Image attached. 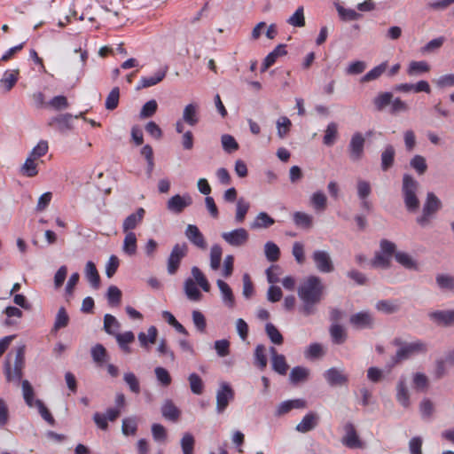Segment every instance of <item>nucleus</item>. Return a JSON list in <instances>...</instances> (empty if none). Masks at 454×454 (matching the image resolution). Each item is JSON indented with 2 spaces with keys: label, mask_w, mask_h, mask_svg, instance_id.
Wrapping results in <instances>:
<instances>
[{
  "label": "nucleus",
  "mask_w": 454,
  "mask_h": 454,
  "mask_svg": "<svg viewBox=\"0 0 454 454\" xmlns=\"http://www.w3.org/2000/svg\"><path fill=\"white\" fill-rule=\"evenodd\" d=\"M324 285L319 277L309 276L298 288V296L302 301L301 312L305 316L315 313V306L318 304L323 297Z\"/></svg>",
  "instance_id": "obj_1"
},
{
  "label": "nucleus",
  "mask_w": 454,
  "mask_h": 454,
  "mask_svg": "<svg viewBox=\"0 0 454 454\" xmlns=\"http://www.w3.org/2000/svg\"><path fill=\"white\" fill-rule=\"evenodd\" d=\"M11 354H8L4 364V372L8 382L20 384L23 376V368L25 366V345L16 348L13 369H12Z\"/></svg>",
  "instance_id": "obj_2"
},
{
  "label": "nucleus",
  "mask_w": 454,
  "mask_h": 454,
  "mask_svg": "<svg viewBox=\"0 0 454 454\" xmlns=\"http://www.w3.org/2000/svg\"><path fill=\"white\" fill-rule=\"evenodd\" d=\"M419 182L411 175L404 174L402 182V195L403 203L409 212H416L419 207V200L417 196Z\"/></svg>",
  "instance_id": "obj_3"
},
{
  "label": "nucleus",
  "mask_w": 454,
  "mask_h": 454,
  "mask_svg": "<svg viewBox=\"0 0 454 454\" xmlns=\"http://www.w3.org/2000/svg\"><path fill=\"white\" fill-rule=\"evenodd\" d=\"M395 346H399L395 356L392 358V365L398 364L401 361L406 360L411 356L418 354H424L427 351V345L422 340H415L412 342H403L399 339L394 340Z\"/></svg>",
  "instance_id": "obj_4"
},
{
  "label": "nucleus",
  "mask_w": 454,
  "mask_h": 454,
  "mask_svg": "<svg viewBox=\"0 0 454 454\" xmlns=\"http://www.w3.org/2000/svg\"><path fill=\"white\" fill-rule=\"evenodd\" d=\"M188 254V246L186 243L176 244L167 260V271L169 275H175L181 264L182 260Z\"/></svg>",
  "instance_id": "obj_5"
},
{
  "label": "nucleus",
  "mask_w": 454,
  "mask_h": 454,
  "mask_svg": "<svg viewBox=\"0 0 454 454\" xmlns=\"http://www.w3.org/2000/svg\"><path fill=\"white\" fill-rule=\"evenodd\" d=\"M344 435L341 437V443L348 449H363L364 442L360 439L356 427L351 422H347L344 427Z\"/></svg>",
  "instance_id": "obj_6"
},
{
  "label": "nucleus",
  "mask_w": 454,
  "mask_h": 454,
  "mask_svg": "<svg viewBox=\"0 0 454 454\" xmlns=\"http://www.w3.org/2000/svg\"><path fill=\"white\" fill-rule=\"evenodd\" d=\"M364 144L365 139L360 132H356L352 135L348 146V155L351 161L357 162L363 158Z\"/></svg>",
  "instance_id": "obj_7"
},
{
  "label": "nucleus",
  "mask_w": 454,
  "mask_h": 454,
  "mask_svg": "<svg viewBox=\"0 0 454 454\" xmlns=\"http://www.w3.org/2000/svg\"><path fill=\"white\" fill-rule=\"evenodd\" d=\"M312 260L317 270L322 273H330L334 270L333 260L327 251L315 250L312 254Z\"/></svg>",
  "instance_id": "obj_8"
},
{
  "label": "nucleus",
  "mask_w": 454,
  "mask_h": 454,
  "mask_svg": "<svg viewBox=\"0 0 454 454\" xmlns=\"http://www.w3.org/2000/svg\"><path fill=\"white\" fill-rule=\"evenodd\" d=\"M234 398V391L231 387L226 383L223 382L220 385V388L216 393V411L217 413H222L229 405V403Z\"/></svg>",
  "instance_id": "obj_9"
},
{
  "label": "nucleus",
  "mask_w": 454,
  "mask_h": 454,
  "mask_svg": "<svg viewBox=\"0 0 454 454\" xmlns=\"http://www.w3.org/2000/svg\"><path fill=\"white\" fill-rule=\"evenodd\" d=\"M221 236L226 243L232 247H241L245 245L249 239L248 231L244 228L223 232Z\"/></svg>",
  "instance_id": "obj_10"
},
{
  "label": "nucleus",
  "mask_w": 454,
  "mask_h": 454,
  "mask_svg": "<svg viewBox=\"0 0 454 454\" xmlns=\"http://www.w3.org/2000/svg\"><path fill=\"white\" fill-rule=\"evenodd\" d=\"M83 116V113H80L77 115H73L71 114H59L55 117L51 118L49 121L50 126H54L57 128L59 131L61 133H65L73 129L72 120L78 119Z\"/></svg>",
  "instance_id": "obj_11"
},
{
  "label": "nucleus",
  "mask_w": 454,
  "mask_h": 454,
  "mask_svg": "<svg viewBox=\"0 0 454 454\" xmlns=\"http://www.w3.org/2000/svg\"><path fill=\"white\" fill-rule=\"evenodd\" d=\"M192 203V199L189 194L181 196L179 194L172 196L167 202V208L168 211L180 214L184 209Z\"/></svg>",
  "instance_id": "obj_12"
},
{
  "label": "nucleus",
  "mask_w": 454,
  "mask_h": 454,
  "mask_svg": "<svg viewBox=\"0 0 454 454\" xmlns=\"http://www.w3.org/2000/svg\"><path fill=\"white\" fill-rule=\"evenodd\" d=\"M349 322L356 329H372L374 325V318L368 311H361L352 315Z\"/></svg>",
  "instance_id": "obj_13"
},
{
  "label": "nucleus",
  "mask_w": 454,
  "mask_h": 454,
  "mask_svg": "<svg viewBox=\"0 0 454 454\" xmlns=\"http://www.w3.org/2000/svg\"><path fill=\"white\" fill-rule=\"evenodd\" d=\"M184 234L187 239L196 247L201 250L207 249V244L205 237L196 225L188 224Z\"/></svg>",
  "instance_id": "obj_14"
},
{
  "label": "nucleus",
  "mask_w": 454,
  "mask_h": 454,
  "mask_svg": "<svg viewBox=\"0 0 454 454\" xmlns=\"http://www.w3.org/2000/svg\"><path fill=\"white\" fill-rule=\"evenodd\" d=\"M324 377L332 387L346 385L348 381V377L343 371L335 367L326 370L324 373Z\"/></svg>",
  "instance_id": "obj_15"
},
{
  "label": "nucleus",
  "mask_w": 454,
  "mask_h": 454,
  "mask_svg": "<svg viewBox=\"0 0 454 454\" xmlns=\"http://www.w3.org/2000/svg\"><path fill=\"white\" fill-rule=\"evenodd\" d=\"M216 285L220 290L223 303L229 309H234L236 300L231 286L222 279H217Z\"/></svg>",
  "instance_id": "obj_16"
},
{
  "label": "nucleus",
  "mask_w": 454,
  "mask_h": 454,
  "mask_svg": "<svg viewBox=\"0 0 454 454\" xmlns=\"http://www.w3.org/2000/svg\"><path fill=\"white\" fill-rule=\"evenodd\" d=\"M428 317L437 325L443 326L454 325V309L452 310H435L430 312Z\"/></svg>",
  "instance_id": "obj_17"
},
{
  "label": "nucleus",
  "mask_w": 454,
  "mask_h": 454,
  "mask_svg": "<svg viewBox=\"0 0 454 454\" xmlns=\"http://www.w3.org/2000/svg\"><path fill=\"white\" fill-rule=\"evenodd\" d=\"M270 353L271 355L272 369L280 375H286L289 366L285 356L278 354L274 347L270 348Z\"/></svg>",
  "instance_id": "obj_18"
},
{
  "label": "nucleus",
  "mask_w": 454,
  "mask_h": 454,
  "mask_svg": "<svg viewBox=\"0 0 454 454\" xmlns=\"http://www.w3.org/2000/svg\"><path fill=\"white\" fill-rule=\"evenodd\" d=\"M286 44H278L272 51H270L264 59L261 67V72H265L278 59V58L286 55Z\"/></svg>",
  "instance_id": "obj_19"
},
{
  "label": "nucleus",
  "mask_w": 454,
  "mask_h": 454,
  "mask_svg": "<svg viewBox=\"0 0 454 454\" xmlns=\"http://www.w3.org/2000/svg\"><path fill=\"white\" fill-rule=\"evenodd\" d=\"M318 416L315 412L307 413L301 421L296 426L295 429L300 433H308L313 430L318 424Z\"/></svg>",
  "instance_id": "obj_20"
},
{
  "label": "nucleus",
  "mask_w": 454,
  "mask_h": 454,
  "mask_svg": "<svg viewBox=\"0 0 454 454\" xmlns=\"http://www.w3.org/2000/svg\"><path fill=\"white\" fill-rule=\"evenodd\" d=\"M183 121L190 126H195L200 121L199 106L194 103L185 106L183 111Z\"/></svg>",
  "instance_id": "obj_21"
},
{
  "label": "nucleus",
  "mask_w": 454,
  "mask_h": 454,
  "mask_svg": "<svg viewBox=\"0 0 454 454\" xmlns=\"http://www.w3.org/2000/svg\"><path fill=\"white\" fill-rule=\"evenodd\" d=\"M442 207V202L434 192H427V199L423 206V211L426 215H434Z\"/></svg>",
  "instance_id": "obj_22"
},
{
  "label": "nucleus",
  "mask_w": 454,
  "mask_h": 454,
  "mask_svg": "<svg viewBox=\"0 0 454 454\" xmlns=\"http://www.w3.org/2000/svg\"><path fill=\"white\" fill-rule=\"evenodd\" d=\"M275 223V220L265 212H260L251 223L253 230L267 229Z\"/></svg>",
  "instance_id": "obj_23"
},
{
  "label": "nucleus",
  "mask_w": 454,
  "mask_h": 454,
  "mask_svg": "<svg viewBox=\"0 0 454 454\" xmlns=\"http://www.w3.org/2000/svg\"><path fill=\"white\" fill-rule=\"evenodd\" d=\"M162 416L170 421L176 422L180 417L179 409L174 404L171 400H166L161 407Z\"/></svg>",
  "instance_id": "obj_24"
},
{
  "label": "nucleus",
  "mask_w": 454,
  "mask_h": 454,
  "mask_svg": "<svg viewBox=\"0 0 454 454\" xmlns=\"http://www.w3.org/2000/svg\"><path fill=\"white\" fill-rule=\"evenodd\" d=\"M85 277L94 289L100 285V277L93 262L89 261L85 266Z\"/></svg>",
  "instance_id": "obj_25"
},
{
  "label": "nucleus",
  "mask_w": 454,
  "mask_h": 454,
  "mask_svg": "<svg viewBox=\"0 0 454 454\" xmlns=\"http://www.w3.org/2000/svg\"><path fill=\"white\" fill-rule=\"evenodd\" d=\"M103 328L107 334L115 336L120 332L121 323L114 316L111 314H106L104 316Z\"/></svg>",
  "instance_id": "obj_26"
},
{
  "label": "nucleus",
  "mask_w": 454,
  "mask_h": 454,
  "mask_svg": "<svg viewBox=\"0 0 454 454\" xmlns=\"http://www.w3.org/2000/svg\"><path fill=\"white\" fill-rule=\"evenodd\" d=\"M396 400L404 408L410 406V395L403 379H401L397 383Z\"/></svg>",
  "instance_id": "obj_27"
},
{
  "label": "nucleus",
  "mask_w": 454,
  "mask_h": 454,
  "mask_svg": "<svg viewBox=\"0 0 454 454\" xmlns=\"http://www.w3.org/2000/svg\"><path fill=\"white\" fill-rule=\"evenodd\" d=\"M184 293L190 301H198L202 298V294L192 278H187L184 285Z\"/></svg>",
  "instance_id": "obj_28"
},
{
  "label": "nucleus",
  "mask_w": 454,
  "mask_h": 454,
  "mask_svg": "<svg viewBox=\"0 0 454 454\" xmlns=\"http://www.w3.org/2000/svg\"><path fill=\"white\" fill-rule=\"evenodd\" d=\"M394 95L392 92L385 91L379 93L373 98V105L377 111H383L387 106H391Z\"/></svg>",
  "instance_id": "obj_29"
},
{
  "label": "nucleus",
  "mask_w": 454,
  "mask_h": 454,
  "mask_svg": "<svg viewBox=\"0 0 454 454\" xmlns=\"http://www.w3.org/2000/svg\"><path fill=\"white\" fill-rule=\"evenodd\" d=\"M19 74H20L19 69H15V70H12V71L6 70L4 73V75H3L2 79L0 80V83L2 86H4V88L6 91H10L14 87V85L16 84V82L19 80Z\"/></svg>",
  "instance_id": "obj_30"
},
{
  "label": "nucleus",
  "mask_w": 454,
  "mask_h": 454,
  "mask_svg": "<svg viewBox=\"0 0 454 454\" xmlns=\"http://www.w3.org/2000/svg\"><path fill=\"white\" fill-rule=\"evenodd\" d=\"M137 237L134 232H128L125 235L124 240H123V246H122V251L129 255L132 256L137 253Z\"/></svg>",
  "instance_id": "obj_31"
},
{
  "label": "nucleus",
  "mask_w": 454,
  "mask_h": 454,
  "mask_svg": "<svg viewBox=\"0 0 454 454\" xmlns=\"http://www.w3.org/2000/svg\"><path fill=\"white\" fill-rule=\"evenodd\" d=\"M142 219V207L137 209L136 213L129 215L123 222L122 229L125 233L132 232L137 223Z\"/></svg>",
  "instance_id": "obj_32"
},
{
  "label": "nucleus",
  "mask_w": 454,
  "mask_h": 454,
  "mask_svg": "<svg viewBox=\"0 0 454 454\" xmlns=\"http://www.w3.org/2000/svg\"><path fill=\"white\" fill-rule=\"evenodd\" d=\"M395 149L391 145L385 147L381 153V168L383 171H387L394 164L395 160Z\"/></svg>",
  "instance_id": "obj_33"
},
{
  "label": "nucleus",
  "mask_w": 454,
  "mask_h": 454,
  "mask_svg": "<svg viewBox=\"0 0 454 454\" xmlns=\"http://www.w3.org/2000/svg\"><path fill=\"white\" fill-rule=\"evenodd\" d=\"M250 208V203L244 198H239L236 204L235 221L237 223H242Z\"/></svg>",
  "instance_id": "obj_34"
},
{
  "label": "nucleus",
  "mask_w": 454,
  "mask_h": 454,
  "mask_svg": "<svg viewBox=\"0 0 454 454\" xmlns=\"http://www.w3.org/2000/svg\"><path fill=\"white\" fill-rule=\"evenodd\" d=\"M168 70V66H161L156 71L153 76L144 77V88L156 85L157 83L161 82L163 78L166 76Z\"/></svg>",
  "instance_id": "obj_35"
},
{
  "label": "nucleus",
  "mask_w": 454,
  "mask_h": 454,
  "mask_svg": "<svg viewBox=\"0 0 454 454\" xmlns=\"http://www.w3.org/2000/svg\"><path fill=\"white\" fill-rule=\"evenodd\" d=\"M293 220L296 226L309 229L313 223V217L304 212L297 211L293 215Z\"/></svg>",
  "instance_id": "obj_36"
},
{
  "label": "nucleus",
  "mask_w": 454,
  "mask_h": 454,
  "mask_svg": "<svg viewBox=\"0 0 454 454\" xmlns=\"http://www.w3.org/2000/svg\"><path fill=\"white\" fill-rule=\"evenodd\" d=\"M387 68V62H382L366 73L362 78L361 82H368L378 79Z\"/></svg>",
  "instance_id": "obj_37"
},
{
  "label": "nucleus",
  "mask_w": 454,
  "mask_h": 454,
  "mask_svg": "<svg viewBox=\"0 0 454 454\" xmlns=\"http://www.w3.org/2000/svg\"><path fill=\"white\" fill-rule=\"evenodd\" d=\"M395 258L398 263L408 270H418V264L416 261L405 252H397L395 254Z\"/></svg>",
  "instance_id": "obj_38"
},
{
  "label": "nucleus",
  "mask_w": 454,
  "mask_h": 454,
  "mask_svg": "<svg viewBox=\"0 0 454 454\" xmlns=\"http://www.w3.org/2000/svg\"><path fill=\"white\" fill-rule=\"evenodd\" d=\"M254 364L263 370L267 366V355H266V348L262 344H258L254 349Z\"/></svg>",
  "instance_id": "obj_39"
},
{
  "label": "nucleus",
  "mask_w": 454,
  "mask_h": 454,
  "mask_svg": "<svg viewBox=\"0 0 454 454\" xmlns=\"http://www.w3.org/2000/svg\"><path fill=\"white\" fill-rule=\"evenodd\" d=\"M114 337L120 348L124 352H129L128 344L132 343L135 340L134 333L131 331H128L122 333H118Z\"/></svg>",
  "instance_id": "obj_40"
},
{
  "label": "nucleus",
  "mask_w": 454,
  "mask_h": 454,
  "mask_svg": "<svg viewBox=\"0 0 454 454\" xmlns=\"http://www.w3.org/2000/svg\"><path fill=\"white\" fill-rule=\"evenodd\" d=\"M310 202L315 210L324 211L326 208L327 198L323 192L318 191L312 194Z\"/></svg>",
  "instance_id": "obj_41"
},
{
  "label": "nucleus",
  "mask_w": 454,
  "mask_h": 454,
  "mask_svg": "<svg viewBox=\"0 0 454 454\" xmlns=\"http://www.w3.org/2000/svg\"><path fill=\"white\" fill-rule=\"evenodd\" d=\"M338 125L335 122H330L325 131L323 142L327 146H332L337 138Z\"/></svg>",
  "instance_id": "obj_42"
},
{
  "label": "nucleus",
  "mask_w": 454,
  "mask_h": 454,
  "mask_svg": "<svg viewBox=\"0 0 454 454\" xmlns=\"http://www.w3.org/2000/svg\"><path fill=\"white\" fill-rule=\"evenodd\" d=\"M429 70L430 67L426 61H411L409 64L407 74L413 76L419 74L427 73Z\"/></svg>",
  "instance_id": "obj_43"
},
{
  "label": "nucleus",
  "mask_w": 454,
  "mask_h": 454,
  "mask_svg": "<svg viewBox=\"0 0 454 454\" xmlns=\"http://www.w3.org/2000/svg\"><path fill=\"white\" fill-rule=\"evenodd\" d=\"M330 334L335 344H342L347 339V334L343 327L339 324H333L331 325Z\"/></svg>",
  "instance_id": "obj_44"
},
{
  "label": "nucleus",
  "mask_w": 454,
  "mask_h": 454,
  "mask_svg": "<svg viewBox=\"0 0 454 454\" xmlns=\"http://www.w3.org/2000/svg\"><path fill=\"white\" fill-rule=\"evenodd\" d=\"M264 253L269 262H274L279 259V247L272 241H268L264 245Z\"/></svg>",
  "instance_id": "obj_45"
},
{
  "label": "nucleus",
  "mask_w": 454,
  "mask_h": 454,
  "mask_svg": "<svg viewBox=\"0 0 454 454\" xmlns=\"http://www.w3.org/2000/svg\"><path fill=\"white\" fill-rule=\"evenodd\" d=\"M223 249L218 244L212 246L210 249V267L216 270L220 267L222 260Z\"/></svg>",
  "instance_id": "obj_46"
},
{
  "label": "nucleus",
  "mask_w": 454,
  "mask_h": 454,
  "mask_svg": "<svg viewBox=\"0 0 454 454\" xmlns=\"http://www.w3.org/2000/svg\"><path fill=\"white\" fill-rule=\"evenodd\" d=\"M376 309L386 314H393L399 310L400 306L397 302L389 300H381L377 302Z\"/></svg>",
  "instance_id": "obj_47"
},
{
  "label": "nucleus",
  "mask_w": 454,
  "mask_h": 454,
  "mask_svg": "<svg viewBox=\"0 0 454 454\" xmlns=\"http://www.w3.org/2000/svg\"><path fill=\"white\" fill-rule=\"evenodd\" d=\"M107 302L111 307H116L121 301V291L115 286L108 287L106 292Z\"/></svg>",
  "instance_id": "obj_48"
},
{
  "label": "nucleus",
  "mask_w": 454,
  "mask_h": 454,
  "mask_svg": "<svg viewBox=\"0 0 454 454\" xmlns=\"http://www.w3.org/2000/svg\"><path fill=\"white\" fill-rule=\"evenodd\" d=\"M265 332L272 343L276 345H281L283 343L284 339L282 334L272 323L266 324Z\"/></svg>",
  "instance_id": "obj_49"
},
{
  "label": "nucleus",
  "mask_w": 454,
  "mask_h": 454,
  "mask_svg": "<svg viewBox=\"0 0 454 454\" xmlns=\"http://www.w3.org/2000/svg\"><path fill=\"white\" fill-rule=\"evenodd\" d=\"M192 275L193 278L195 279V281L197 282V284L202 288L203 291H205V292L210 291L209 282L207 281V279L205 277V275L203 274V272L197 266H193L192 268Z\"/></svg>",
  "instance_id": "obj_50"
},
{
  "label": "nucleus",
  "mask_w": 454,
  "mask_h": 454,
  "mask_svg": "<svg viewBox=\"0 0 454 454\" xmlns=\"http://www.w3.org/2000/svg\"><path fill=\"white\" fill-rule=\"evenodd\" d=\"M309 375V370L301 367L295 366L292 369L289 380L293 384H297L300 381L305 380Z\"/></svg>",
  "instance_id": "obj_51"
},
{
  "label": "nucleus",
  "mask_w": 454,
  "mask_h": 454,
  "mask_svg": "<svg viewBox=\"0 0 454 454\" xmlns=\"http://www.w3.org/2000/svg\"><path fill=\"white\" fill-rule=\"evenodd\" d=\"M410 109L408 104L402 100L401 98H393V101L390 106L389 113L392 115H397L402 113H406Z\"/></svg>",
  "instance_id": "obj_52"
},
{
  "label": "nucleus",
  "mask_w": 454,
  "mask_h": 454,
  "mask_svg": "<svg viewBox=\"0 0 454 454\" xmlns=\"http://www.w3.org/2000/svg\"><path fill=\"white\" fill-rule=\"evenodd\" d=\"M411 167L419 175H423L427 170V164L425 157L415 155L410 161Z\"/></svg>",
  "instance_id": "obj_53"
},
{
  "label": "nucleus",
  "mask_w": 454,
  "mask_h": 454,
  "mask_svg": "<svg viewBox=\"0 0 454 454\" xmlns=\"http://www.w3.org/2000/svg\"><path fill=\"white\" fill-rule=\"evenodd\" d=\"M278 136L279 138H284L290 131L292 122L286 116H281L278 119L277 122Z\"/></svg>",
  "instance_id": "obj_54"
},
{
  "label": "nucleus",
  "mask_w": 454,
  "mask_h": 454,
  "mask_svg": "<svg viewBox=\"0 0 454 454\" xmlns=\"http://www.w3.org/2000/svg\"><path fill=\"white\" fill-rule=\"evenodd\" d=\"M120 98V89L119 87H114L109 92L106 98L105 106L107 110H114L118 106Z\"/></svg>",
  "instance_id": "obj_55"
},
{
  "label": "nucleus",
  "mask_w": 454,
  "mask_h": 454,
  "mask_svg": "<svg viewBox=\"0 0 454 454\" xmlns=\"http://www.w3.org/2000/svg\"><path fill=\"white\" fill-rule=\"evenodd\" d=\"M21 172L27 177L35 176L38 174L37 165L35 162V159L28 156L21 167Z\"/></svg>",
  "instance_id": "obj_56"
},
{
  "label": "nucleus",
  "mask_w": 454,
  "mask_h": 454,
  "mask_svg": "<svg viewBox=\"0 0 454 454\" xmlns=\"http://www.w3.org/2000/svg\"><path fill=\"white\" fill-rule=\"evenodd\" d=\"M191 391L195 395H200L203 392L204 384L201 378L197 373H191L188 377Z\"/></svg>",
  "instance_id": "obj_57"
},
{
  "label": "nucleus",
  "mask_w": 454,
  "mask_h": 454,
  "mask_svg": "<svg viewBox=\"0 0 454 454\" xmlns=\"http://www.w3.org/2000/svg\"><path fill=\"white\" fill-rule=\"evenodd\" d=\"M183 454H193L195 444L194 437L190 433H185L180 442Z\"/></svg>",
  "instance_id": "obj_58"
},
{
  "label": "nucleus",
  "mask_w": 454,
  "mask_h": 454,
  "mask_svg": "<svg viewBox=\"0 0 454 454\" xmlns=\"http://www.w3.org/2000/svg\"><path fill=\"white\" fill-rule=\"evenodd\" d=\"M287 23L296 27H302L305 26V17L302 6L298 7L295 12L287 20Z\"/></svg>",
  "instance_id": "obj_59"
},
{
  "label": "nucleus",
  "mask_w": 454,
  "mask_h": 454,
  "mask_svg": "<svg viewBox=\"0 0 454 454\" xmlns=\"http://www.w3.org/2000/svg\"><path fill=\"white\" fill-rule=\"evenodd\" d=\"M35 406H36L38 412L41 417L51 426L55 425V419L47 407L44 405L42 400L36 399L35 402Z\"/></svg>",
  "instance_id": "obj_60"
},
{
  "label": "nucleus",
  "mask_w": 454,
  "mask_h": 454,
  "mask_svg": "<svg viewBox=\"0 0 454 454\" xmlns=\"http://www.w3.org/2000/svg\"><path fill=\"white\" fill-rule=\"evenodd\" d=\"M22 386V393L23 398L26 404L28 407H33L35 405V400H34V389L28 380H23L21 383Z\"/></svg>",
  "instance_id": "obj_61"
},
{
  "label": "nucleus",
  "mask_w": 454,
  "mask_h": 454,
  "mask_svg": "<svg viewBox=\"0 0 454 454\" xmlns=\"http://www.w3.org/2000/svg\"><path fill=\"white\" fill-rule=\"evenodd\" d=\"M221 142L223 150L228 153H231L239 149V144L236 139L229 134L223 135Z\"/></svg>",
  "instance_id": "obj_62"
},
{
  "label": "nucleus",
  "mask_w": 454,
  "mask_h": 454,
  "mask_svg": "<svg viewBox=\"0 0 454 454\" xmlns=\"http://www.w3.org/2000/svg\"><path fill=\"white\" fill-rule=\"evenodd\" d=\"M391 258L382 254L380 251L376 252L372 261V265L375 268L388 269L390 267Z\"/></svg>",
  "instance_id": "obj_63"
},
{
  "label": "nucleus",
  "mask_w": 454,
  "mask_h": 454,
  "mask_svg": "<svg viewBox=\"0 0 454 454\" xmlns=\"http://www.w3.org/2000/svg\"><path fill=\"white\" fill-rule=\"evenodd\" d=\"M69 317L67 313V310L64 307H60L57 312L55 322H54V330H59L66 327L68 325Z\"/></svg>",
  "instance_id": "obj_64"
}]
</instances>
